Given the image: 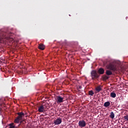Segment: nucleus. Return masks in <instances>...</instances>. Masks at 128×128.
Wrapping results in <instances>:
<instances>
[{
  "label": "nucleus",
  "mask_w": 128,
  "mask_h": 128,
  "mask_svg": "<svg viewBox=\"0 0 128 128\" xmlns=\"http://www.w3.org/2000/svg\"><path fill=\"white\" fill-rule=\"evenodd\" d=\"M106 67L108 70H112L113 72H116L118 70V66L114 63H110L106 66Z\"/></svg>",
  "instance_id": "f257e3e1"
},
{
  "label": "nucleus",
  "mask_w": 128,
  "mask_h": 128,
  "mask_svg": "<svg viewBox=\"0 0 128 128\" xmlns=\"http://www.w3.org/2000/svg\"><path fill=\"white\" fill-rule=\"evenodd\" d=\"M91 76L92 78V80H96V78H100V74H98L96 70H93L91 72Z\"/></svg>",
  "instance_id": "f03ea898"
},
{
  "label": "nucleus",
  "mask_w": 128,
  "mask_h": 128,
  "mask_svg": "<svg viewBox=\"0 0 128 128\" xmlns=\"http://www.w3.org/2000/svg\"><path fill=\"white\" fill-rule=\"evenodd\" d=\"M78 124L80 128H84L86 126V123L84 120H80Z\"/></svg>",
  "instance_id": "7ed1b4c3"
},
{
  "label": "nucleus",
  "mask_w": 128,
  "mask_h": 128,
  "mask_svg": "<svg viewBox=\"0 0 128 128\" xmlns=\"http://www.w3.org/2000/svg\"><path fill=\"white\" fill-rule=\"evenodd\" d=\"M62 118H58L57 119L54 120V124L56 125L60 124H62Z\"/></svg>",
  "instance_id": "20e7f679"
},
{
  "label": "nucleus",
  "mask_w": 128,
  "mask_h": 128,
  "mask_svg": "<svg viewBox=\"0 0 128 128\" xmlns=\"http://www.w3.org/2000/svg\"><path fill=\"white\" fill-rule=\"evenodd\" d=\"M64 98L60 96H57V104H61V102H64Z\"/></svg>",
  "instance_id": "39448f33"
},
{
  "label": "nucleus",
  "mask_w": 128,
  "mask_h": 128,
  "mask_svg": "<svg viewBox=\"0 0 128 128\" xmlns=\"http://www.w3.org/2000/svg\"><path fill=\"white\" fill-rule=\"evenodd\" d=\"M98 72L99 74H104V68H100L98 70Z\"/></svg>",
  "instance_id": "423d86ee"
},
{
  "label": "nucleus",
  "mask_w": 128,
  "mask_h": 128,
  "mask_svg": "<svg viewBox=\"0 0 128 128\" xmlns=\"http://www.w3.org/2000/svg\"><path fill=\"white\" fill-rule=\"evenodd\" d=\"M44 106H41L38 108V112H44Z\"/></svg>",
  "instance_id": "0eeeda50"
},
{
  "label": "nucleus",
  "mask_w": 128,
  "mask_h": 128,
  "mask_svg": "<svg viewBox=\"0 0 128 128\" xmlns=\"http://www.w3.org/2000/svg\"><path fill=\"white\" fill-rule=\"evenodd\" d=\"M18 114V116L20 118H21V120H22V118H24V114L22 112H20L17 113Z\"/></svg>",
  "instance_id": "6e6552de"
},
{
  "label": "nucleus",
  "mask_w": 128,
  "mask_h": 128,
  "mask_svg": "<svg viewBox=\"0 0 128 128\" xmlns=\"http://www.w3.org/2000/svg\"><path fill=\"white\" fill-rule=\"evenodd\" d=\"M20 120H22L20 118V117L17 116L15 119L14 122H15V124H20Z\"/></svg>",
  "instance_id": "1a4fd4ad"
},
{
  "label": "nucleus",
  "mask_w": 128,
  "mask_h": 128,
  "mask_svg": "<svg viewBox=\"0 0 128 128\" xmlns=\"http://www.w3.org/2000/svg\"><path fill=\"white\" fill-rule=\"evenodd\" d=\"M38 48L39 50H44V44H39Z\"/></svg>",
  "instance_id": "9d476101"
},
{
  "label": "nucleus",
  "mask_w": 128,
  "mask_h": 128,
  "mask_svg": "<svg viewBox=\"0 0 128 128\" xmlns=\"http://www.w3.org/2000/svg\"><path fill=\"white\" fill-rule=\"evenodd\" d=\"M110 106V102H106L104 103V106L105 108H108V106Z\"/></svg>",
  "instance_id": "9b49d317"
},
{
  "label": "nucleus",
  "mask_w": 128,
  "mask_h": 128,
  "mask_svg": "<svg viewBox=\"0 0 128 128\" xmlns=\"http://www.w3.org/2000/svg\"><path fill=\"white\" fill-rule=\"evenodd\" d=\"M106 74L107 76H112V71L110 70H107Z\"/></svg>",
  "instance_id": "f8f14e48"
},
{
  "label": "nucleus",
  "mask_w": 128,
  "mask_h": 128,
  "mask_svg": "<svg viewBox=\"0 0 128 128\" xmlns=\"http://www.w3.org/2000/svg\"><path fill=\"white\" fill-rule=\"evenodd\" d=\"M110 77L106 75H104L102 76V78L103 80H108Z\"/></svg>",
  "instance_id": "ddd939ff"
},
{
  "label": "nucleus",
  "mask_w": 128,
  "mask_h": 128,
  "mask_svg": "<svg viewBox=\"0 0 128 128\" xmlns=\"http://www.w3.org/2000/svg\"><path fill=\"white\" fill-rule=\"evenodd\" d=\"M96 90L97 92H100L102 90V88L100 86H97L96 88Z\"/></svg>",
  "instance_id": "4468645a"
},
{
  "label": "nucleus",
  "mask_w": 128,
  "mask_h": 128,
  "mask_svg": "<svg viewBox=\"0 0 128 128\" xmlns=\"http://www.w3.org/2000/svg\"><path fill=\"white\" fill-rule=\"evenodd\" d=\"M111 98H114L116 96V94L114 93V92H112L110 94Z\"/></svg>",
  "instance_id": "2eb2a0df"
},
{
  "label": "nucleus",
  "mask_w": 128,
  "mask_h": 128,
  "mask_svg": "<svg viewBox=\"0 0 128 128\" xmlns=\"http://www.w3.org/2000/svg\"><path fill=\"white\" fill-rule=\"evenodd\" d=\"M10 128H16V126L14 123H11L8 124Z\"/></svg>",
  "instance_id": "dca6fc26"
},
{
  "label": "nucleus",
  "mask_w": 128,
  "mask_h": 128,
  "mask_svg": "<svg viewBox=\"0 0 128 128\" xmlns=\"http://www.w3.org/2000/svg\"><path fill=\"white\" fill-rule=\"evenodd\" d=\"M110 118H114V112H111Z\"/></svg>",
  "instance_id": "f3484780"
},
{
  "label": "nucleus",
  "mask_w": 128,
  "mask_h": 128,
  "mask_svg": "<svg viewBox=\"0 0 128 128\" xmlns=\"http://www.w3.org/2000/svg\"><path fill=\"white\" fill-rule=\"evenodd\" d=\"M94 91H92V90H90L89 92H88V94H89V96H94Z\"/></svg>",
  "instance_id": "a211bd4d"
},
{
  "label": "nucleus",
  "mask_w": 128,
  "mask_h": 128,
  "mask_svg": "<svg viewBox=\"0 0 128 128\" xmlns=\"http://www.w3.org/2000/svg\"><path fill=\"white\" fill-rule=\"evenodd\" d=\"M82 86H77V90H82Z\"/></svg>",
  "instance_id": "6ab92c4d"
},
{
  "label": "nucleus",
  "mask_w": 128,
  "mask_h": 128,
  "mask_svg": "<svg viewBox=\"0 0 128 128\" xmlns=\"http://www.w3.org/2000/svg\"><path fill=\"white\" fill-rule=\"evenodd\" d=\"M124 118L125 120L128 121V115L124 116Z\"/></svg>",
  "instance_id": "aec40b11"
},
{
  "label": "nucleus",
  "mask_w": 128,
  "mask_h": 128,
  "mask_svg": "<svg viewBox=\"0 0 128 128\" xmlns=\"http://www.w3.org/2000/svg\"><path fill=\"white\" fill-rule=\"evenodd\" d=\"M122 128H128V127L124 126H122Z\"/></svg>",
  "instance_id": "412c9836"
},
{
  "label": "nucleus",
  "mask_w": 128,
  "mask_h": 128,
  "mask_svg": "<svg viewBox=\"0 0 128 128\" xmlns=\"http://www.w3.org/2000/svg\"><path fill=\"white\" fill-rule=\"evenodd\" d=\"M22 120H20V124H22Z\"/></svg>",
  "instance_id": "4be33fe9"
},
{
  "label": "nucleus",
  "mask_w": 128,
  "mask_h": 128,
  "mask_svg": "<svg viewBox=\"0 0 128 128\" xmlns=\"http://www.w3.org/2000/svg\"><path fill=\"white\" fill-rule=\"evenodd\" d=\"M44 116H46V112H44Z\"/></svg>",
  "instance_id": "5701e85b"
},
{
  "label": "nucleus",
  "mask_w": 128,
  "mask_h": 128,
  "mask_svg": "<svg viewBox=\"0 0 128 128\" xmlns=\"http://www.w3.org/2000/svg\"><path fill=\"white\" fill-rule=\"evenodd\" d=\"M11 40H14V39L13 38H11Z\"/></svg>",
  "instance_id": "b1692460"
},
{
  "label": "nucleus",
  "mask_w": 128,
  "mask_h": 128,
  "mask_svg": "<svg viewBox=\"0 0 128 128\" xmlns=\"http://www.w3.org/2000/svg\"><path fill=\"white\" fill-rule=\"evenodd\" d=\"M0 40H1V39H0Z\"/></svg>",
  "instance_id": "393cba45"
}]
</instances>
